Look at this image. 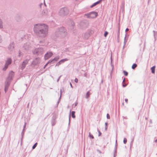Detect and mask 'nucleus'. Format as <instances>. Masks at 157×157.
I'll list each match as a JSON object with an SVG mask.
<instances>
[{
	"label": "nucleus",
	"mask_w": 157,
	"mask_h": 157,
	"mask_svg": "<svg viewBox=\"0 0 157 157\" xmlns=\"http://www.w3.org/2000/svg\"><path fill=\"white\" fill-rule=\"evenodd\" d=\"M75 81L76 82V83H77L78 82V79L77 78H76L75 80Z\"/></svg>",
	"instance_id": "obj_24"
},
{
	"label": "nucleus",
	"mask_w": 157,
	"mask_h": 157,
	"mask_svg": "<svg viewBox=\"0 0 157 157\" xmlns=\"http://www.w3.org/2000/svg\"><path fill=\"white\" fill-rule=\"evenodd\" d=\"M125 101L126 103H127L128 102V99H125Z\"/></svg>",
	"instance_id": "obj_26"
},
{
	"label": "nucleus",
	"mask_w": 157,
	"mask_h": 157,
	"mask_svg": "<svg viewBox=\"0 0 157 157\" xmlns=\"http://www.w3.org/2000/svg\"><path fill=\"white\" fill-rule=\"evenodd\" d=\"M48 29L47 25L45 24L36 25L34 28L35 31H37L38 29L39 30V34H41L40 35L41 36H44L46 34Z\"/></svg>",
	"instance_id": "obj_1"
},
{
	"label": "nucleus",
	"mask_w": 157,
	"mask_h": 157,
	"mask_svg": "<svg viewBox=\"0 0 157 157\" xmlns=\"http://www.w3.org/2000/svg\"><path fill=\"white\" fill-rule=\"evenodd\" d=\"M3 27V26L2 25V21L0 19V28H2Z\"/></svg>",
	"instance_id": "obj_21"
},
{
	"label": "nucleus",
	"mask_w": 157,
	"mask_h": 157,
	"mask_svg": "<svg viewBox=\"0 0 157 157\" xmlns=\"http://www.w3.org/2000/svg\"><path fill=\"white\" fill-rule=\"evenodd\" d=\"M11 62V60L10 59H9L6 62L5 67L3 69L4 70H5L8 67L9 65L10 64Z\"/></svg>",
	"instance_id": "obj_6"
},
{
	"label": "nucleus",
	"mask_w": 157,
	"mask_h": 157,
	"mask_svg": "<svg viewBox=\"0 0 157 157\" xmlns=\"http://www.w3.org/2000/svg\"><path fill=\"white\" fill-rule=\"evenodd\" d=\"M27 63L26 62V63H25V62H23V63L22 64V66L23 67L22 69H23L25 67V65H26Z\"/></svg>",
	"instance_id": "obj_20"
},
{
	"label": "nucleus",
	"mask_w": 157,
	"mask_h": 157,
	"mask_svg": "<svg viewBox=\"0 0 157 157\" xmlns=\"http://www.w3.org/2000/svg\"><path fill=\"white\" fill-rule=\"evenodd\" d=\"M70 85H71V86L72 87V84H71V83H70Z\"/></svg>",
	"instance_id": "obj_30"
},
{
	"label": "nucleus",
	"mask_w": 157,
	"mask_h": 157,
	"mask_svg": "<svg viewBox=\"0 0 157 157\" xmlns=\"http://www.w3.org/2000/svg\"><path fill=\"white\" fill-rule=\"evenodd\" d=\"M90 93L89 92H87L86 95V97L88 98L90 96Z\"/></svg>",
	"instance_id": "obj_14"
},
{
	"label": "nucleus",
	"mask_w": 157,
	"mask_h": 157,
	"mask_svg": "<svg viewBox=\"0 0 157 157\" xmlns=\"http://www.w3.org/2000/svg\"><path fill=\"white\" fill-rule=\"evenodd\" d=\"M43 51V49L40 48L39 49H36L35 51L34 52V54H39V52H42Z\"/></svg>",
	"instance_id": "obj_8"
},
{
	"label": "nucleus",
	"mask_w": 157,
	"mask_h": 157,
	"mask_svg": "<svg viewBox=\"0 0 157 157\" xmlns=\"http://www.w3.org/2000/svg\"><path fill=\"white\" fill-rule=\"evenodd\" d=\"M125 81V78H124V79L123 80V83H124Z\"/></svg>",
	"instance_id": "obj_28"
},
{
	"label": "nucleus",
	"mask_w": 157,
	"mask_h": 157,
	"mask_svg": "<svg viewBox=\"0 0 157 157\" xmlns=\"http://www.w3.org/2000/svg\"><path fill=\"white\" fill-rule=\"evenodd\" d=\"M129 29L128 28H127L126 29H125V31L126 32H128V31Z\"/></svg>",
	"instance_id": "obj_27"
},
{
	"label": "nucleus",
	"mask_w": 157,
	"mask_h": 157,
	"mask_svg": "<svg viewBox=\"0 0 157 157\" xmlns=\"http://www.w3.org/2000/svg\"><path fill=\"white\" fill-rule=\"evenodd\" d=\"M107 126H106V127H105V130H107Z\"/></svg>",
	"instance_id": "obj_32"
},
{
	"label": "nucleus",
	"mask_w": 157,
	"mask_h": 157,
	"mask_svg": "<svg viewBox=\"0 0 157 157\" xmlns=\"http://www.w3.org/2000/svg\"><path fill=\"white\" fill-rule=\"evenodd\" d=\"M119 29H120V27H119Z\"/></svg>",
	"instance_id": "obj_33"
},
{
	"label": "nucleus",
	"mask_w": 157,
	"mask_h": 157,
	"mask_svg": "<svg viewBox=\"0 0 157 157\" xmlns=\"http://www.w3.org/2000/svg\"><path fill=\"white\" fill-rule=\"evenodd\" d=\"M40 59L39 58H36L34 59L32 63V64L35 66L40 63Z\"/></svg>",
	"instance_id": "obj_4"
},
{
	"label": "nucleus",
	"mask_w": 157,
	"mask_h": 157,
	"mask_svg": "<svg viewBox=\"0 0 157 157\" xmlns=\"http://www.w3.org/2000/svg\"><path fill=\"white\" fill-rule=\"evenodd\" d=\"M108 32L106 31L105 32V33L104 34V36L105 37H106V36H107V35H108Z\"/></svg>",
	"instance_id": "obj_22"
},
{
	"label": "nucleus",
	"mask_w": 157,
	"mask_h": 157,
	"mask_svg": "<svg viewBox=\"0 0 157 157\" xmlns=\"http://www.w3.org/2000/svg\"><path fill=\"white\" fill-rule=\"evenodd\" d=\"M52 62V61H49L45 65L44 67V68L45 67H46L47 65H48V64L49 63H51V62Z\"/></svg>",
	"instance_id": "obj_15"
},
{
	"label": "nucleus",
	"mask_w": 157,
	"mask_h": 157,
	"mask_svg": "<svg viewBox=\"0 0 157 157\" xmlns=\"http://www.w3.org/2000/svg\"><path fill=\"white\" fill-rule=\"evenodd\" d=\"M53 55V54L51 52H49L46 53L44 56V59L47 60L50 58Z\"/></svg>",
	"instance_id": "obj_5"
},
{
	"label": "nucleus",
	"mask_w": 157,
	"mask_h": 157,
	"mask_svg": "<svg viewBox=\"0 0 157 157\" xmlns=\"http://www.w3.org/2000/svg\"><path fill=\"white\" fill-rule=\"evenodd\" d=\"M89 136L90 138L92 139L94 138V137L92 135H91V133L90 132L89 133Z\"/></svg>",
	"instance_id": "obj_16"
},
{
	"label": "nucleus",
	"mask_w": 157,
	"mask_h": 157,
	"mask_svg": "<svg viewBox=\"0 0 157 157\" xmlns=\"http://www.w3.org/2000/svg\"><path fill=\"white\" fill-rule=\"evenodd\" d=\"M86 15L88 17L93 18L96 17L98 15V13L96 12H93Z\"/></svg>",
	"instance_id": "obj_3"
},
{
	"label": "nucleus",
	"mask_w": 157,
	"mask_h": 157,
	"mask_svg": "<svg viewBox=\"0 0 157 157\" xmlns=\"http://www.w3.org/2000/svg\"><path fill=\"white\" fill-rule=\"evenodd\" d=\"M137 65H136V64H134L132 65V68L133 69H135L137 67Z\"/></svg>",
	"instance_id": "obj_13"
},
{
	"label": "nucleus",
	"mask_w": 157,
	"mask_h": 157,
	"mask_svg": "<svg viewBox=\"0 0 157 157\" xmlns=\"http://www.w3.org/2000/svg\"><path fill=\"white\" fill-rule=\"evenodd\" d=\"M105 124L106 125V126H107V123H105Z\"/></svg>",
	"instance_id": "obj_31"
},
{
	"label": "nucleus",
	"mask_w": 157,
	"mask_h": 157,
	"mask_svg": "<svg viewBox=\"0 0 157 157\" xmlns=\"http://www.w3.org/2000/svg\"><path fill=\"white\" fill-rule=\"evenodd\" d=\"M127 139L125 138H124V140H123L124 143V144H126V143H127Z\"/></svg>",
	"instance_id": "obj_19"
},
{
	"label": "nucleus",
	"mask_w": 157,
	"mask_h": 157,
	"mask_svg": "<svg viewBox=\"0 0 157 157\" xmlns=\"http://www.w3.org/2000/svg\"><path fill=\"white\" fill-rule=\"evenodd\" d=\"M75 111H72L71 113V116L73 118H75Z\"/></svg>",
	"instance_id": "obj_12"
},
{
	"label": "nucleus",
	"mask_w": 157,
	"mask_h": 157,
	"mask_svg": "<svg viewBox=\"0 0 157 157\" xmlns=\"http://www.w3.org/2000/svg\"><path fill=\"white\" fill-rule=\"evenodd\" d=\"M123 73H124V75H125V76H127L128 75V72H127V71H123Z\"/></svg>",
	"instance_id": "obj_17"
},
{
	"label": "nucleus",
	"mask_w": 157,
	"mask_h": 157,
	"mask_svg": "<svg viewBox=\"0 0 157 157\" xmlns=\"http://www.w3.org/2000/svg\"><path fill=\"white\" fill-rule=\"evenodd\" d=\"M59 59V56H57L56 57H55V58H54L52 60H50L49 61H52V62L53 61H57Z\"/></svg>",
	"instance_id": "obj_10"
},
{
	"label": "nucleus",
	"mask_w": 157,
	"mask_h": 157,
	"mask_svg": "<svg viewBox=\"0 0 157 157\" xmlns=\"http://www.w3.org/2000/svg\"><path fill=\"white\" fill-rule=\"evenodd\" d=\"M126 86V84H124V83H123V87H125V86Z\"/></svg>",
	"instance_id": "obj_25"
},
{
	"label": "nucleus",
	"mask_w": 157,
	"mask_h": 157,
	"mask_svg": "<svg viewBox=\"0 0 157 157\" xmlns=\"http://www.w3.org/2000/svg\"><path fill=\"white\" fill-rule=\"evenodd\" d=\"M106 117L107 119H109L110 118L109 115L108 113L107 114Z\"/></svg>",
	"instance_id": "obj_23"
},
{
	"label": "nucleus",
	"mask_w": 157,
	"mask_h": 157,
	"mask_svg": "<svg viewBox=\"0 0 157 157\" xmlns=\"http://www.w3.org/2000/svg\"><path fill=\"white\" fill-rule=\"evenodd\" d=\"M68 59H62L59 62H58L56 64V65L59 66L60 65L61 63H64V62L67 61Z\"/></svg>",
	"instance_id": "obj_7"
},
{
	"label": "nucleus",
	"mask_w": 157,
	"mask_h": 157,
	"mask_svg": "<svg viewBox=\"0 0 157 157\" xmlns=\"http://www.w3.org/2000/svg\"><path fill=\"white\" fill-rule=\"evenodd\" d=\"M37 143H36L33 146V149H34V148H35V147H36L37 145Z\"/></svg>",
	"instance_id": "obj_18"
},
{
	"label": "nucleus",
	"mask_w": 157,
	"mask_h": 157,
	"mask_svg": "<svg viewBox=\"0 0 157 157\" xmlns=\"http://www.w3.org/2000/svg\"><path fill=\"white\" fill-rule=\"evenodd\" d=\"M99 136H100L101 135V132L100 131L99 132Z\"/></svg>",
	"instance_id": "obj_29"
},
{
	"label": "nucleus",
	"mask_w": 157,
	"mask_h": 157,
	"mask_svg": "<svg viewBox=\"0 0 157 157\" xmlns=\"http://www.w3.org/2000/svg\"><path fill=\"white\" fill-rule=\"evenodd\" d=\"M155 66H154L151 68V72L153 74L155 73Z\"/></svg>",
	"instance_id": "obj_11"
},
{
	"label": "nucleus",
	"mask_w": 157,
	"mask_h": 157,
	"mask_svg": "<svg viewBox=\"0 0 157 157\" xmlns=\"http://www.w3.org/2000/svg\"><path fill=\"white\" fill-rule=\"evenodd\" d=\"M59 13L61 15H64L67 14L68 13V10L67 8H62L59 11Z\"/></svg>",
	"instance_id": "obj_2"
},
{
	"label": "nucleus",
	"mask_w": 157,
	"mask_h": 157,
	"mask_svg": "<svg viewBox=\"0 0 157 157\" xmlns=\"http://www.w3.org/2000/svg\"><path fill=\"white\" fill-rule=\"evenodd\" d=\"M101 2V0H99V1H98L94 3L92 5L90 6V7L91 8L93 7L96 6V5L99 4Z\"/></svg>",
	"instance_id": "obj_9"
}]
</instances>
